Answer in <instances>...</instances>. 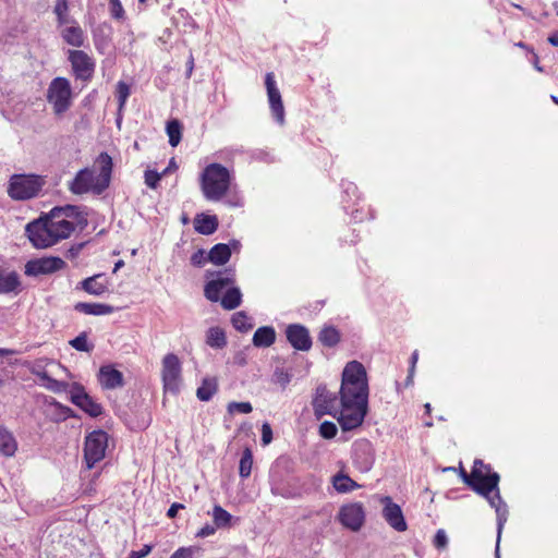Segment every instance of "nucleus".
<instances>
[{
	"mask_svg": "<svg viewBox=\"0 0 558 558\" xmlns=\"http://www.w3.org/2000/svg\"><path fill=\"white\" fill-rule=\"evenodd\" d=\"M340 395V409L337 396L325 385L316 388L312 401L316 418L329 414L337 417L343 430H352L361 426L367 413L368 385L365 367L357 361L349 362L343 372Z\"/></svg>",
	"mask_w": 558,
	"mask_h": 558,
	"instance_id": "nucleus-1",
	"label": "nucleus"
},
{
	"mask_svg": "<svg viewBox=\"0 0 558 558\" xmlns=\"http://www.w3.org/2000/svg\"><path fill=\"white\" fill-rule=\"evenodd\" d=\"M58 211L39 217L26 225L25 232L36 248H47L73 233L72 225L59 219Z\"/></svg>",
	"mask_w": 558,
	"mask_h": 558,
	"instance_id": "nucleus-2",
	"label": "nucleus"
},
{
	"mask_svg": "<svg viewBox=\"0 0 558 558\" xmlns=\"http://www.w3.org/2000/svg\"><path fill=\"white\" fill-rule=\"evenodd\" d=\"M95 166L98 169L97 174L93 169L84 168L69 183V190L73 194L82 195L92 192L100 195L109 187L113 167L112 158L107 153H101L97 157Z\"/></svg>",
	"mask_w": 558,
	"mask_h": 558,
	"instance_id": "nucleus-3",
	"label": "nucleus"
},
{
	"mask_svg": "<svg viewBox=\"0 0 558 558\" xmlns=\"http://www.w3.org/2000/svg\"><path fill=\"white\" fill-rule=\"evenodd\" d=\"M230 172L220 163L208 165L201 175V189L204 197L210 202L221 201L230 187Z\"/></svg>",
	"mask_w": 558,
	"mask_h": 558,
	"instance_id": "nucleus-4",
	"label": "nucleus"
},
{
	"mask_svg": "<svg viewBox=\"0 0 558 558\" xmlns=\"http://www.w3.org/2000/svg\"><path fill=\"white\" fill-rule=\"evenodd\" d=\"M73 98V89L66 77L58 76L49 83L46 100L57 118L61 119L71 109Z\"/></svg>",
	"mask_w": 558,
	"mask_h": 558,
	"instance_id": "nucleus-5",
	"label": "nucleus"
},
{
	"mask_svg": "<svg viewBox=\"0 0 558 558\" xmlns=\"http://www.w3.org/2000/svg\"><path fill=\"white\" fill-rule=\"evenodd\" d=\"M45 185L37 174H13L8 184V195L14 201H28L37 197Z\"/></svg>",
	"mask_w": 558,
	"mask_h": 558,
	"instance_id": "nucleus-6",
	"label": "nucleus"
},
{
	"mask_svg": "<svg viewBox=\"0 0 558 558\" xmlns=\"http://www.w3.org/2000/svg\"><path fill=\"white\" fill-rule=\"evenodd\" d=\"M107 446L108 434L105 430H94L86 436L84 458L88 469H92L97 462L105 458Z\"/></svg>",
	"mask_w": 558,
	"mask_h": 558,
	"instance_id": "nucleus-7",
	"label": "nucleus"
},
{
	"mask_svg": "<svg viewBox=\"0 0 558 558\" xmlns=\"http://www.w3.org/2000/svg\"><path fill=\"white\" fill-rule=\"evenodd\" d=\"M181 362L173 353H168L162 359V383L167 392L177 393L181 384Z\"/></svg>",
	"mask_w": 558,
	"mask_h": 558,
	"instance_id": "nucleus-8",
	"label": "nucleus"
},
{
	"mask_svg": "<svg viewBox=\"0 0 558 558\" xmlns=\"http://www.w3.org/2000/svg\"><path fill=\"white\" fill-rule=\"evenodd\" d=\"M341 524L351 531H359L365 521V511L361 502L343 505L338 513Z\"/></svg>",
	"mask_w": 558,
	"mask_h": 558,
	"instance_id": "nucleus-9",
	"label": "nucleus"
},
{
	"mask_svg": "<svg viewBox=\"0 0 558 558\" xmlns=\"http://www.w3.org/2000/svg\"><path fill=\"white\" fill-rule=\"evenodd\" d=\"M69 61L71 62L76 78L82 81L90 80L94 74L95 63L85 51L70 50Z\"/></svg>",
	"mask_w": 558,
	"mask_h": 558,
	"instance_id": "nucleus-10",
	"label": "nucleus"
},
{
	"mask_svg": "<svg viewBox=\"0 0 558 558\" xmlns=\"http://www.w3.org/2000/svg\"><path fill=\"white\" fill-rule=\"evenodd\" d=\"M499 474L490 472V495L494 494V498H490V507L495 508L496 521L498 530V538L501 536V531L508 519V506L501 499L498 488Z\"/></svg>",
	"mask_w": 558,
	"mask_h": 558,
	"instance_id": "nucleus-11",
	"label": "nucleus"
},
{
	"mask_svg": "<svg viewBox=\"0 0 558 558\" xmlns=\"http://www.w3.org/2000/svg\"><path fill=\"white\" fill-rule=\"evenodd\" d=\"M265 85L267 89V96L269 107L274 118L279 124L284 123V107L281 98V94L277 87L274 73L269 72L265 76Z\"/></svg>",
	"mask_w": 558,
	"mask_h": 558,
	"instance_id": "nucleus-12",
	"label": "nucleus"
},
{
	"mask_svg": "<svg viewBox=\"0 0 558 558\" xmlns=\"http://www.w3.org/2000/svg\"><path fill=\"white\" fill-rule=\"evenodd\" d=\"M64 266V260L59 257L33 259L26 263L25 275L34 277L39 275H49L62 269Z\"/></svg>",
	"mask_w": 558,
	"mask_h": 558,
	"instance_id": "nucleus-13",
	"label": "nucleus"
},
{
	"mask_svg": "<svg viewBox=\"0 0 558 558\" xmlns=\"http://www.w3.org/2000/svg\"><path fill=\"white\" fill-rule=\"evenodd\" d=\"M71 401L92 417H97L102 413V407L87 395L80 385L72 388Z\"/></svg>",
	"mask_w": 558,
	"mask_h": 558,
	"instance_id": "nucleus-14",
	"label": "nucleus"
},
{
	"mask_svg": "<svg viewBox=\"0 0 558 558\" xmlns=\"http://www.w3.org/2000/svg\"><path fill=\"white\" fill-rule=\"evenodd\" d=\"M234 282V275L232 270L219 271L213 280L208 281L205 286V296L211 302H218L222 290Z\"/></svg>",
	"mask_w": 558,
	"mask_h": 558,
	"instance_id": "nucleus-15",
	"label": "nucleus"
},
{
	"mask_svg": "<svg viewBox=\"0 0 558 558\" xmlns=\"http://www.w3.org/2000/svg\"><path fill=\"white\" fill-rule=\"evenodd\" d=\"M234 282V275L232 270L219 271L213 280L208 281L205 286V296L211 302H218L222 290Z\"/></svg>",
	"mask_w": 558,
	"mask_h": 558,
	"instance_id": "nucleus-16",
	"label": "nucleus"
},
{
	"mask_svg": "<svg viewBox=\"0 0 558 558\" xmlns=\"http://www.w3.org/2000/svg\"><path fill=\"white\" fill-rule=\"evenodd\" d=\"M381 502L384 504L383 517L386 522L398 532L407 531L408 524L400 506L395 504L388 496L384 497Z\"/></svg>",
	"mask_w": 558,
	"mask_h": 558,
	"instance_id": "nucleus-17",
	"label": "nucleus"
},
{
	"mask_svg": "<svg viewBox=\"0 0 558 558\" xmlns=\"http://www.w3.org/2000/svg\"><path fill=\"white\" fill-rule=\"evenodd\" d=\"M290 344L300 351H308L312 347V339L307 328L299 324L289 325L286 330Z\"/></svg>",
	"mask_w": 558,
	"mask_h": 558,
	"instance_id": "nucleus-18",
	"label": "nucleus"
},
{
	"mask_svg": "<svg viewBox=\"0 0 558 558\" xmlns=\"http://www.w3.org/2000/svg\"><path fill=\"white\" fill-rule=\"evenodd\" d=\"M483 468L484 463L482 460L474 461L472 471L468 478V485L478 495L488 499V474L483 473Z\"/></svg>",
	"mask_w": 558,
	"mask_h": 558,
	"instance_id": "nucleus-19",
	"label": "nucleus"
},
{
	"mask_svg": "<svg viewBox=\"0 0 558 558\" xmlns=\"http://www.w3.org/2000/svg\"><path fill=\"white\" fill-rule=\"evenodd\" d=\"M98 380L104 389H117L124 385L123 374L111 365L101 366Z\"/></svg>",
	"mask_w": 558,
	"mask_h": 558,
	"instance_id": "nucleus-20",
	"label": "nucleus"
},
{
	"mask_svg": "<svg viewBox=\"0 0 558 558\" xmlns=\"http://www.w3.org/2000/svg\"><path fill=\"white\" fill-rule=\"evenodd\" d=\"M58 217L61 220H64L65 222L72 225L73 231L75 230L76 226H86L87 220L80 211V208L77 206L73 205H66L64 207H54L50 211H58Z\"/></svg>",
	"mask_w": 558,
	"mask_h": 558,
	"instance_id": "nucleus-21",
	"label": "nucleus"
},
{
	"mask_svg": "<svg viewBox=\"0 0 558 558\" xmlns=\"http://www.w3.org/2000/svg\"><path fill=\"white\" fill-rule=\"evenodd\" d=\"M61 37L68 45L73 47H82L85 43L84 32L75 21L72 22V25L62 28Z\"/></svg>",
	"mask_w": 558,
	"mask_h": 558,
	"instance_id": "nucleus-22",
	"label": "nucleus"
},
{
	"mask_svg": "<svg viewBox=\"0 0 558 558\" xmlns=\"http://www.w3.org/2000/svg\"><path fill=\"white\" fill-rule=\"evenodd\" d=\"M74 310L86 315L95 316L109 315L114 311L113 306L109 304L86 302L76 303Z\"/></svg>",
	"mask_w": 558,
	"mask_h": 558,
	"instance_id": "nucleus-23",
	"label": "nucleus"
},
{
	"mask_svg": "<svg viewBox=\"0 0 558 558\" xmlns=\"http://www.w3.org/2000/svg\"><path fill=\"white\" fill-rule=\"evenodd\" d=\"M194 228L201 234H213L218 228V219L216 216L199 214L194 219Z\"/></svg>",
	"mask_w": 558,
	"mask_h": 558,
	"instance_id": "nucleus-24",
	"label": "nucleus"
},
{
	"mask_svg": "<svg viewBox=\"0 0 558 558\" xmlns=\"http://www.w3.org/2000/svg\"><path fill=\"white\" fill-rule=\"evenodd\" d=\"M20 277L15 271L0 270V293L17 292Z\"/></svg>",
	"mask_w": 558,
	"mask_h": 558,
	"instance_id": "nucleus-25",
	"label": "nucleus"
},
{
	"mask_svg": "<svg viewBox=\"0 0 558 558\" xmlns=\"http://www.w3.org/2000/svg\"><path fill=\"white\" fill-rule=\"evenodd\" d=\"M276 340V332L272 327H259L253 336V344L257 348H268Z\"/></svg>",
	"mask_w": 558,
	"mask_h": 558,
	"instance_id": "nucleus-26",
	"label": "nucleus"
},
{
	"mask_svg": "<svg viewBox=\"0 0 558 558\" xmlns=\"http://www.w3.org/2000/svg\"><path fill=\"white\" fill-rule=\"evenodd\" d=\"M231 256V247L225 243L216 244L209 251L207 258L216 265H225Z\"/></svg>",
	"mask_w": 558,
	"mask_h": 558,
	"instance_id": "nucleus-27",
	"label": "nucleus"
},
{
	"mask_svg": "<svg viewBox=\"0 0 558 558\" xmlns=\"http://www.w3.org/2000/svg\"><path fill=\"white\" fill-rule=\"evenodd\" d=\"M101 275H95L86 278L81 282V287L84 291L92 295L100 296L107 292L108 287L106 283L99 281Z\"/></svg>",
	"mask_w": 558,
	"mask_h": 558,
	"instance_id": "nucleus-28",
	"label": "nucleus"
},
{
	"mask_svg": "<svg viewBox=\"0 0 558 558\" xmlns=\"http://www.w3.org/2000/svg\"><path fill=\"white\" fill-rule=\"evenodd\" d=\"M206 344L213 349H222L227 345L225 331L220 327H210L206 332Z\"/></svg>",
	"mask_w": 558,
	"mask_h": 558,
	"instance_id": "nucleus-29",
	"label": "nucleus"
},
{
	"mask_svg": "<svg viewBox=\"0 0 558 558\" xmlns=\"http://www.w3.org/2000/svg\"><path fill=\"white\" fill-rule=\"evenodd\" d=\"M219 301L225 310L231 311L240 306L242 293L239 288H229Z\"/></svg>",
	"mask_w": 558,
	"mask_h": 558,
	"instance_id": "nucleus-30",
	"label": "nucleus"
},
{
	"mask_svg": "<svg viewBox=\"0 0 558 558\" xmlns=\"http://www.w3.org/2000/svg\"><path fill=\"white\" fill-rule=\"evenodd\" d=\"M17 449V444L13 435L5 428L0 427V452L7 457H12Z\"/></svg>",
	"mask_w": 558,
	"mask_h": 558,
	"instance_id": "nucleus-31",
	"label": "nucleus"
},
{
	"mask_svg": "<svg viewBox=\"0 0 558 558\" xmlns=\"http://www.w3.org/2000/svg\"><path fill=\"white\" fill-rule=\"evenodd\" d=\"M332 484L335 489L339 493H349L359 487L356 482L341 472L332 477Z\"/></svg>",
	"mask_w": 558,
	"mask_h": 558,
	"instance_id": "nucleus-32",
	"label": "nucleus"
},
{
	"mask_svg": "<svg viewBox=\"0 0 558 558\" xmlns=\"http://www.w3.org/2000/svg\"><path fill=\"white\" fill-rule=\"evenodd\" d=\"M53 13L57 15V22L59 26L74 22L69 14L68 0H57L53 7Z\"/></svg>",
	"mask_w": 558,
	"mask_h": 558,
	"instance_id": "nucleus-33",
	"label": "nucleus"
},
{
	"mask_svg": "<svg viewBox=\"0 0 558 558\" xmlns=\"http://www.w3.org/2000/svg\"><path fill=\"white\" fill-rule=\"evenodd\" d=\"M213 519L216 527L225 529L231 525L233 517L225 510L221 506L216 505L213 508Z\"/></svg>",
	"mask_w": 558,
	"mask_h": 558,
	"instance_id": "nucleus-34",
	"label": "nucleus"
},
{
	"mask_svg": "<svg viewBox=\"0 0 558 558\" xmlns=\"http://www.w3.org/2000/svg\"><path fill=\"white\" fill-rule=\"evenodd\" d=\"M318 340L323 343V345L332 348L340 341V333L333 327H324L319 332Z\"/></svg>",
	"mask_w": 558,
	"mask_h": 558,
	"instance_id": "nucleus-35",
	"label": "nucleus"
},
{
	"mask_svg": "<svg viewBox=\"0 0 558 558\" xmlns=\"http://www.w3.org/2000/svg\"><path fill=\"white\" fill-rule=\"evenodd\" d=\"M217 381L215 379L206 378L197 388L196 396L202 401H209L217 392Z\"/></svg>",
	"mask_w": 558,
	"mask_h": 558,
	"instance_id": "nucleus-36",
	"label": "nucleus"
},
{
	"mask_svg": "<svg viewBox=\"0 0 558 558\" xmlns=\"http://www.w3.org/2000/svg\"><path fill=\"white\" fill-rule=\"evenodd\" d=\"M32 373L44 380L45 386L51 391L59 392L66 386L64 383L51 378L47 372L37 369V365L33 367Z\"/></svg>",
	"mask_w": 558,
	"mask_h": 558,
	"instance_id": "nucleus-37",
	"label": "nucleus"
},
{
	"mask_svg": "<svg viewBox=\"0 0 558 558\" xmlns=\"http://www.w3.org/2000/svg\"><path fill=\"white\" fill-rule=\"evenodd\" d=\"M167 134L169 136V144L172 147H175L181 142L182 136V125L179 120H171L167 123L166 128Z\"/></svg>",
	"mask_w": 558,
	"mask_h": 558,
	"instance_id": "nucleus-38",
	"label": "nucleus"
},
{
	"mask_svg": "<svg viewBox=\"0 0 558 558\" xmlns=\"http://www.w3.org/2000/svg\"><path fill=\"white\" fill-rule=\"evenodd\" d=\"M232 326L241 331L246 332L253 328L252 319L244 312H238L232 316Z\"/></svg>",
	"mask_w": 558,
	"mask_h": 558,
	"instance_id": "nucleus-39",
	"label": "nucleus"
},
{
	"mask_svg": "<svg viewBox=\"0 0 558 558\" xmlns=\"http://www.w3.org/2000/svg\"><path fill=\"white\" fill-rule=\"evenodd\" d=\"M253 465V456L250 449H245L239 465V474L241 477L246 478L251 475Z\"/></svg>",
	"mask_w": 558,
	"mask_h": 558,
	"instance_id": "nucleus-40",
	"label": "nucleus"
},
{
	"mask_svg": "<svg viewBox=\"0 0 558 558\" xmlns=\"http://www.w3.org/2000/svg\"><path fill=\"white\" fill-rule=\"evenodd\" d=\"M116 94H117L118 104H119V111H121L124 108L126 100L131 94L129 84H126L123 81L118 82L117 88H116Z\"/></svg>",
	"mask_w": 558,
	"mask_h": 558,
	"instance_id": "nucleus-41",
	"label": "nucleus"
},
{
	"mask_svg": "<svg viewBox=\"0 0 558 558\" xmlns=\"http://www.w3.org/2000/svg\"><path fill=\"white\" fill-rule=\"evenodd\" d=\"M70 345L81 352H90L94 348L93 344L88 343L86 332H81L76 338L72 339Z\"/></svg>",
	"mask_w": 558,
	"mask_h": 558,
	"instance_id": "nucleus-42",
	"label": "nucleus"
},
{
	"mask_svg": "<svg viewBox=\"0 0 558 558\" xmlns=\"http://www.w3.org/2000/svg\"><path fill=\"white\" fill-rule=\"evenodd\" d=\"M201 553V548L196 546L180 547L170 558H195Z\"/></svg>",
	"mask_w": 558,
	"mask_h": 558,
	"instance_id": "nucleus-43",
	"label": "nucleus"
},
{
	"mask_svg": "<svg viewBox=\"0 0 558 558\" xmlns=\"http://www.w3.org/2000/svg\"><path fill=\"white\" fill-rule=\"evenodd\" d=\"M337 426L335 423L325 421L319 426V434L325 439H332L337 435Z\"/></svg>",
	"mask_w": 558,
	"mask_h": 558,
	"instance_id": "nucleus-44",
	"label": "nucleus"
},
{
	"mask_svg": "<svg viewBox=\"0 0 558 558\" xmlns=\"http://www.w3.org/2000/svg\"><path fill=\"white\" fill-rule=\"evenodd\" d=\"M253 410V407L250 402H230L228 404V412L230 414H233L235 412H239V413H243V414H248L251 413Z\"/></svg>",
	"mask_w": 558,
	"mask_h": 558,
	"instance_id": "nucleus-45",
	"label": "nucleus"
},
{
	"mask_svg": "<svg viewBox=\"0 0 558 558\" xmlns=\"http://www.w3.org/2000/svg\"><path fill=\"white\" fill-rule=\"evenodd\" d=\"M274 381L284 389L291 381V374L283 368H276L274 373Z\"/></svg>",
	"mask_w": 558,
	"mask_h": 558,
	"instance_id": "nucleus-46",
	"label": "nucleus"
},
{
	"mask_svg": "<svg viewBox=\"0 0 558 558\" xmlns=\"http://www.w3.org/2000/svg\"><path fill=\"white\" fill-rule=\"evenodd\" d=\"M144 177L146 185L155 190L158 186L159 181L163 177V173H159L154 170H146Z\"/></svg>",
	"mask_w": 558,
	"mask_h": 558,
	"instance_id": "nucleus-47",
	"label": "nucleus"
},
{
	"mask_svg": "<svg viewBox=\"0 0 558 558\" xmlns=\"http://www.w3.org/2000/svg\"><path fill=\"white\" fill-rule=\"evenodd\" d=\"M433 545L437 549H445L448 546V536L446 534V531L442 529H439L433 539Z\"/></svg>",
	"mask_w": 558,
	"mask_h": 558,
	"instance_id": "nucleus-48",
	"label": "nucleus"
},
{
	"mask_svg": "<svg viewBox=\"0 0 558 558\" xmlns=\"http://www.w3.org/2000/svg\"><path fill=\"white\" fill-rule=\"evenodd\" d=\"M110 14L113 19L121 20L124 16V10L120 0H109Z\"/></svg>",
	"mask_w": 558,
	"mask_h": 558,
	"instance_id": "nucleus-49",
	"label": "nucleus"
},
{
	"mask_svg": "<svg viewBox=\"0 0 558 558\" xmlns=\"http://www.w3.org/2000/svg\"><path fill=\"white\" fill-rule=\"evenodd\" d=\"M272 440V429L268 423L262 425V442L264 446L269 445Z\"/></svg>",
	"mask_w": 558,
	"mask_h": 558,
	"instance_id": "nucleus-50",
	"label": "nucleus"
},
{
	"mask_svg": "<svg viewBox=\"0 0 558 558\" xmlns=\"http://www.w3.org/2000/svg\"><path fill=\"white\" fill-rule=\"evenodd\" d=\"M208 258L205 256L203 250H198L191 256V263L193 266L202 267Z\"/></svg>",
	"mask_w": 558,
	"mask_h": 558,
	"instance_id": "nucleus-51",
	"label": "nucleus"
},
{
	"mask_svg": "<svg viewBox=\"0 0 558 558\" xmlns=\"http://www.w3.org/2000/svg\"><path fill=\"white\" fill-rule=\"evenodd\" d=\"M151 551L150 545H144L141 550H133L130 553L129 558H144Z\"/></svg>",
	"mask_w": 558,
	"mask_h": 558,
	"instance_id": "nucleus-52",
	"label": "nucleus"
},
{
	"mask_svg": "<svg viewBox=\"0 0 558 558\" xmlns=\"http://www.w3.org/2000/svg\"><path fill=\"white\" fill-rule=\"evenodd\" d=\"M215 532H216V526H213V525L206 524L205 526H203V527L197 532L196 536H198V537H207V536L213 535Z\"/></svg>",
	"mask_w": 558,
	"mask_h": 558,
	"instance_id": "nucleus-53",
	"label": "nucleus"
},
{
	"mask_svg": "<svg viewBox=\"0 0 558 558\" xmlns=\"http://www.w3.org/2000/svg\"><path fill=\"white\" fill-rule=\"evenodd\" d=\"M180 509H184V505L182 504H179V502H174L170 506V508L168 509V512H167V515L172 519L177 515L178 511Z\"/></svg>",
	"mask_w": 558,
	"mask_h": 558,
	"instance_id": "nucleus-54",
	"label": "nucleus"
},
{
	"mask_svg": "<svg viewBox=\"0 0 558 558\" xmlns=\"http://www.w3.org/2000/svg\"><path fill=\"white\" fill-rule=\"evenodd\" d=\"M177 169H178V165H177L174 158H171L168 167L161 173H163V175H166L167 173H169L171 171H175Z\"/></svg>",
	"mask_w": 558,
	"mask_h": 558,
	"instance_id": "nucleus-55",
	"label": "nucleus"
},
{
	"mask_svg": "<svg viewBox=\"0 0 558 558\" xmlns=\"http://www.w3.org/2000/svg\"><path fill=\"white\" fill-rule=\"evenodd\" d=\"M417 360H418V353H417V351H414L411 355V366H410L411 372H414Z\"/></svg>",
	"mask_w": 558,
	"mask_h": 558,
	"instance_id": "nucleus-56",
	"label": "nucleus"
},
{
	"mask_svg": "<svg viewBox=\"0 0 558 558\" xmlns=\"http://www.w3.org/2000/svg\"><path fill=\"white\" fill-rule=\"evenodd\" d=\"M82 246H83V245H82V244H80V245H77V246H75V247H74V246H73V247H71V248L68 251L69 256H71V257H75V256L80 253V251H81Z\"/></svg>",
	"mask_w": 558,
	"mask_h": 558,
	"instance_id": "nucleus-57",
	"label": "nucleus"
},
{
	"mask_svg": "<svg viewBox=\"0 0 558 558\" xmlns=\"http://www.w3.org/2000/svg\"><path fill=\"white\" fill-rule=\"evenodd\" d=\"M186 65H187V76H191L192 71H193V69H194V58H193V56H192V54H190V58H189V60H187Z\"/></svg>",
	"mask_w": 558,
	"mask_h": 558,
	"instance_id": "nucleus-58",
	"label": "nucleus"
},
{
	"mask_svg": "<svg viewBox=\"0 0 558 558\" xmlns=\"http://www.w3.org/2000/svg\"><path fill=\"white\" fill-rule=\"evenodd\" d=\"M548 43L555 47H558V32L557 33H554L551 34L549 37H548Z\"/></svg>",
	"mask_w": 558,
	"mask_h": 558,
	"instance_id": "nucleus-59",
	"label": "nucleus"
},
{
	"mask_svg": "<svg viewBox=\"0 0 558 558\" xmlns=\"http://www.w3.org/2000/svg\"><path fill=\"white\" fill-rule=\"evenodd\" d=\"M228 245H230L231 252L239 251V248H240V242L236 240L231 241Z\"/></svg>",
	"mask_w": 558,
	"mask_h": 558,
	"instance_id": "nucleus-60",
	"label": "nucleus"
},
{
	"mask_svg": "<svg viewBox=\"0 0 558 558\" xmlns=\"http://www.w3.org/2000/svg\"><path fill=\"white\" fill-rule=\"evenodd\" d=\"M460 474H461L463 482L468 485V478H469L470 474L466 473L465 470L462 468L460 469Z\"/></svg>",
	"mask_w": 558,
	"mask_h": 558,
	"instance_id": "nucleus-61",
	"label": "nucleus"
},
{
	"mask_svg": "<svg viewBox=\"0 0 558 558\" xmlns=\"http://www.w3.org/2000/svg\"><path fill=\"white\" fill-rule=\"evenodd\" d=\"M11 354H13V351H12V350H9V349H0V357L8 356V355H11Z\"/></svg>",
	"mask_w": 558,
	"mask_h": 558,
	"instance_id": "nucleus-62",
	"label": "nucleus"
},
{
	"mask_svg": "<svg viewBox=\"0 0 558 558\" xmlns=\"http://www.w3.org/2000/svg\"><path fill=\"white\" fill-rule=\"evenodd\" d=\"M123 265H124V262L122 259L118 260L114 264L113 272H117Z\"/></svg>",
	"mask_w": 558,
	"mask_h": 558,
	"instance_id": "nucleus-63",
	"label": "nucleus"
},
{
	"mask_svg": "<svg viewBox=\"0 0 558 558\" xmlns=\"http://www.w3.org/2000/svg\"><path fill=\"white\" fill-rule=\"evenodd\" d=\"M413 374H414V372H411V369H410V371H409L408 378H407V380H405V385H407V386H409V385H411V384H412V381H413Z\"/></svg>",
	"mask_w": 558,
	"mask_h": 558,
	"instance_id": "nucleus-64",
	"label": "nucleus"
}]
</instances>
